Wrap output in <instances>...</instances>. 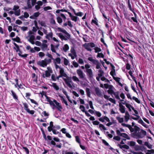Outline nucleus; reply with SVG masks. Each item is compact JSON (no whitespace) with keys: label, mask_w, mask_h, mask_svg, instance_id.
<instances>
[{"label":"nucleus","mask_w":154,"mask_h":154,"mask_svg":"<svg viewBox=\"0 0 154 154\" xmlns=\"http://www.w3.org/2000/svg\"><path fill=\"white\" fill-rule=\"evenodd\" d=\"M116 119L120 123H122L124 122V119L123 118H121L119 116H117L116 117Z\"/></svg>","instance_id":"obj_35"},{"label":"nucleus","mask_w":154,"mask_h":154,"mask_svg":"<svg viewBox=\"0 0 154 154\" xmlns=\"http://www.w3.org/2000/svg\"><path fill=\"white\" fill-rule=\"evenodd\" d=\"M70 51L71 53L69 54L68 55L71 57L72 60H73L77 57L74 48L72 47L70 49Z\"/></svg>","instance_id":"obj_5"},{"label":"nucleus","mask_w":154,"mask_h":154,"mask_svg":"<svg viewBox=\"0 0 154 154\" xmlns=\"http://www.w3.org/2000/svg\"><path fill=\"white\" fill-rule=\"evenodd\" d=\"M102 141L103 143L105 145L108 146H110L109 145V143L105 140L102 139Z\"/></svg>","instance_id":"obj_54"},{"label":"nucleus","mask_w":154,"mask_h":154,"mask_svg":"<svg viewBox=\"0 0 154 154\" xmlns=\"http://www.w3.org/2000/svg\"><path fill=\"white\" fill-rule=\"evenodd\" d=\"M45 74L43 75V77L44 78L45 77H49L51 76V73H52V71L51 70H49L45 71Z\"/></svg>","instance_id":"obj_17"},{"label":"nucleus","mask_w":154,"mask_h":154,"mask_svg":"<svg viewBox=\"0 0 154 154\" xmlns=\"http://www.w3.org/2000/svg\"><path fill=\"white\" fill-rule=\"evenodd\" d=\"M63 79L65 82L66 84L70 88H72V86L71 85V83H72V81L71 80H69V77L67 79L64 78H63Z\"/></svg>","instance_id":"obj_11"},{"label":"nucleus","mask_w":154,"mask_h":154,"mask_svg":"<svg viewBox=\"0 0 154 154\" xmlns=\"http://www.w3.org/2000/svg\"><path fill=\"white\" fill-rule=\"evenodd\" d=\"M52 86L56 90L58 91L59 89V87L57 85L56 83H52Z\"/></svg>","instance_id":"obj_34"},{"label":"nucleus","mask_w":154,"mask_h":154,"mask_svg":"<svg viewBox=\"0 0 154 154\" xmlns=\"http://www.w3.org/2000/svg\"><path fill=\"white\" fill-rule=\"evenodd\" d=\"M109 100L111 102H112V103L114 104H116V100H114L111 98H109Z\"/></svg>","instance_id":"obj_63"},{"label":"nucleus","mask_w":154,"mask_h":154,"mask_svg":"<svg viewBox=\"0 0 154 154\" xmlns=\"http://www.w3.org/2000/svg\"><path fill=\"white\" fill-rule=\"evenodd\" d=\"M94 49L95 50V53L100 52L101 51V49L100 48L97 47H95Z\"/></svg>","instance_id":"obj_50"},{"label":"nucleus","mask_w":154,"mask_h":154,"mask_svg":"<svg viewBox=\"0 0 154 154\" xmlns=\"http://www.w3.org/2000/svg\"><path fill=\"white\" fill-rule=\"evenodd\" d=\"M43 9L45 11H46L48 10H51L52 8L51 7L48 6L44 7Z\"/></svg>","instance_id":"obj_61"},{"label":"nucleus","mask_w":154,"mask_h":154,"mask_svg":"<svg viewBox=\"0 0 154 154\" xmlns=\"http://www.w3.org/2000/svg\"><path fill=\"white\" fill-rule=\"evenodd\" d=\"M89 44V43H85L83 45V46L87 51H91L92 50L91 49V47Z\"/></svg>","instance_id":"obj_21"},{"label":"nucleus","mask_w":154,"mask_h":154,"mask_svg":"<svg viewBox=\"0 0 154 154\" xmlns=\"http://www.w3.org/2000/svg\"><path fill=\"white\" fill-rule=\"evenodd\" d=\"M122 125L123 127L128 128L131 133L132 136L136 139H142L146 135V132L143 129H140L137 126L132 128L130 125L122 123Z\"/></svg>","instance_id":"obj_1"},{"label":"nucleus","mask_w":154,"mask_h":154,"mask_svg":"<svg viewBox=\"0 0 154 154\" xmlns=\"http://www.w3.org/2000/svg\"><path fill=\"white\" fill-rule=\"evenodd\" d=\"M119 110L122 113H124L125 112V108L123 105L121 104H119Z\"/></svg>","instance_id":"obj_24"},{"label":"nucleus","mask_w":154,"mask_h":154,"mask_svg":"<svg viewBox=\"0 0 154 154\" xmlns=\"http://www.w3.org/2000/svg\"><path fill=\"white\" fill-rule=\"evenodd\" d=\"M69 49V47L67 44L64 45L63 47V50L64 52H66Z\"/></svg>","instance_id":"obj_31"},{"label":"nucleus","mask_w":154,"mask_h":154,"mask_svg":"<svg viewBox=\"0 0 154 154\" xmlns=\"http://www.w3.org/2000/svg\"><path fill=\"white\" fill-rule=\"evenodd\" d=\"M111 67H112V69L111 71L110 72V74L112 76H113L114 75H116L115 70V67L112 64L111 65Z\"/></svg>","instance_id":"obj_23"},{"label":"nucleus","mask_w":154,"mask_h":154,"mask_svg":"<svg viewBox=\"0 0 154 154\" xmlns=\"http://www.w3.org/2000/svg\"><path fill=\"white\" fill-rule=\"evenodd\" d=\"M11 93L14 99L15 100H18V97L17 96L16 94L12 90H11Z\"/></svg>","instance_id":"obj_28"},{"label":"nucleus","mask_w":154,"mask_h":154,"mask_svg":"<svg viewBox=\"0 0 154 154\" xmlns=\"http://www.w3.org/2000/svg\"><path fill=\"white\" fill-rule=\"evenodd\" d=\"M72 79L74 81L76 82L77 83H78L80 81L79 79L76 76H73Z\"/></svg>","instance_id":"obj_37"},{"label":"nucleus","mask_w":154,"mask_h":154,"mask_svg":"<svg viewBox=\"0 0 154 154\" xmlns=\"http://www.w3.org/2000/svg\"><path fill=\"white\" fill-rule=\"evenodd\" d=\"M147 152L146 154H152L154 153V149H151L150 150H147Z\"/></svg>","instance_id":"obj_42"},{"label":"nucleus","mask_w":154,"mask_h":154,"mask_svg":"<svg viewBox=\"0 0 154 154\" xmlns=\"http://www.w3.org/2000/svg\"><path fill=\"white\" fill-rule=\"evenodd\" d=\"M14 45L15 46V47H14V49L16 50V52H19L21 53H22L20 49L19 46L15 43L14 42L13 43Z\"/></svg>","instance_id":"obj_20"},{"label":"nucleus","mask_w":154,"mask_h":154,"mask_svg":"<svg viewBox=\"0 0 154 154\" xmlns=\"http://www.w3.org/2000/svg\"><path fill=\"white\" fill-rule=\"evenodd\" d=\"M26 38L32 44H35L34 40L35 38V37L34 35L31 36H27L26 37Z\"/></svg>","instance_id":"obj_10"},{"label":"nucleus","mask_w":154,"mask_h":154,"mask_svg":"<svg viewBox=\"0 0 154 154\" xmlns=\"http://www.w3.org/2000/svg\"><path fill=\"white\" fill-rule=\"evenodd\" d=\"M54 102L56 104V108L59 111H61V109H63L62 106L60 105V103L57 102L56 100H54Z\"/></svg>","instance_id":"obj_19"},{"label":"nucleus","mask_w":154,"mask_h":154,"mask_svg":"<svg viewBox=\"0 0 154 154\" xmlns=\"http://www.w3.org/2000/svg\"><path fill=\"white\" fill-rule=\"evenodd\" d=\"M132 99L133 100H135L137 103H140V100H138V99L137 98L135 97H133Z\"/></svg>","instance_id":"obj_47"},{"label":"nucleus","mask_w":154,"mask_h":154,"mask_svg":"<svg viewBox=\"0 0 154 154\" xmlns=\"http://www.w3.org/2000/svg\"><path fill=\"white\" fill-rule=\"evenodd\" d=\"M50 23L52 25H55L56 24V22L53 17H51L50 19Z\"/></svg>","instance_id":"obj_43"},{"label":"nucleus","mask_w":154,"mask_h":154,"mask_svg":"<svg viewBox=\"0 0 154 154\" xmlns=\"http://www.w3.org/2000/svg\"><path fill=\"white\" fill-rule=\"evenodd\" d=\"M60 75L62 77H64L65 78H69V77L68 76L67 74L65 72L63 68H60V69L59 71Z\"/></svg>","instance_id":"obj_13"},{"label":"nucleus","mask_w":154,"mask_h":154,"mask_svg":"<svg viewBox=\"0 0 154 154\" xmlns=\"http://www.w3.org/2000/svg\"><path fill=\"white\" fill-rule=\"evenodd\" d=\"M99 73L98 74V75L99 77H101L103 75V71L102 69H100L98 71Z\"/></svg>","instance_id":"obj_38"},{"label":"nucleus","mask_w":154,"mask_h":154,"mask_svg":"<svg viewBox=\"0 0 154 154\" xmlns=\"http://www.w3.org/2000/svg\"><path fill=\"white\" fill-rule=\"evenodd\" d=\"M61 100L62 102L65 104L66 106L68 105L67 101L63 97H61Z\"/></svg>","instance_id":"obj_52"},{"label":"nucleus","mask_w":154,"mask_h":154,"mask_svg":"<svg viewBox=\"0 0 154 154\" xmlns=\"http://www.w3.org/2000/svg\"><path fill=\"white\" fill-rule=\"evenodd\" d=\"M51 51L54 53H56V51L55 49V47L53 44L51 45Z\"/></svg>","instance_id":"obj_49"},{"label":"nucleus","mask_w":154,"mask_h":154,"mask_svg":"<svg viewBox=\"0 0 154 154\" xmlns=\"http://www.w3.org/2000/svg\"><path fill=\"white\" fill-rule=\"evenodd\" d=\"M40 47L42 50L43 51L49 49L48 48V45L46 44H45V43H42Z\"/></svg>","instance_id":"obj_14"},{"label":"nucleus","mask_w":154,"mask_h":154,"mask_svg":"<svg viewBox=\"0 0 154 154\" xmlns=\"http://www.w3.org/2000/svg\"><path fill=\"white\" fill-rule=\"evenodd\" d=\"M91 23H94L96 26H98V20L96 18H95L94 19H92L91 20Z\"/></svg>","instance_id":"obj_33"},{"label":"nucleus","mask_w":154,"mask_h":154,"mask_svg":"<svg viewBox=\"0 0 154 154\" xmlns=\"http://www.w3.org/2000/svg\"><path fill=\"white\" fill-rule=\"evenodd\" d=\"M37 64L38 65L43 67H45L47 66L44 60L38 61Z\"/></svg>","instance_id":"obj_18"},{"label":"nucleus","mask_w":154,"mask_h":154,"mask_svg":"<svg viewBox=\"0 0 154 154\" xmlns=\"http://www.w3.org/2000/svg\"><path fill=\"white\" fill-rule=\"evenodd\" d=\"M37 0H27V4L28 8H31L36 3Z\"/></svg>","instance_id":"obj_6"},{"label":"nucleus","mask_w":154,"mask_h":154,"mask_svg":"<svg viewBox=\"0 0 154 154\" xmlns=\"http://www.w3.org/2000/svg\"><path fill=\"white\" fill-rule=\"evenodd\" d=\"M113 94L115 96V97L116 99L120 100V98L119 92L117 91L114 92L113 93Z\"/></svg>","instance_id":"obj_29"},{"label":"nucleus","mask_w":154,"mask_h":154,"mask_svg":"<svg viewBox=\"0 0 154 154\" xmlns=\"http://www.w3.org/2000/svg\"><path fill=\"white\" fill-rule=\"evenodd\" d=\"M126 106L128 109V110L130 112L131 111V109H132V108L133 107L130 104H128V103L127 104H126Z\"/></svg>","instance_id":"obj_39"},{"label":"nucleus","mask_w":154,"mask_h":154,"mask_svg":"<svg viewBox=\"0 0 154 154\" xmlns=\"http://www.w3.org/2000/svg\"><path fill=\"white\" fill-rule=\"evenodd\" d=\"M86 74L89 78H91L93 77V74L92 69H88L86 71Z\"/></svg>","instance_id":"obj_16"},{"label":"nucleus","mask_w":154,"mask_h":154,"mask_svg":"<svg viewBox=\"0 0 154 154\" xmlns=\"http://www.w3.org/2000/svg\"><path fill=\"white\" fill-rule=\"evenodd\" d=\"M138 122L139 123L141 124L145 128H148V125L146 124H145L141 119H140L138 120Z\"/></svg>","instance_id":"obj_25"},{"label":"nucleus","mask_w":154,"mask_h":154,"mask_svg":"<svg viewBox=\"0 0 154 154\" xmlns=\"http://www.w3.org/2000/svg\"><path fill=\"white\" fill-rule=\"evenodd\" d=\"M44 60L45 62V63H46L47 65V64H48L50 63L51 62V59L45 58Z\"/></svg>","instance_id":"obj_40"},{"label":"nucleus","mask_w":154,"mask_h":154,"mask_svg":"<svg viewBox=\"0 0 154 154\" xmlns=\"http://www.w3.org/2000/svg\"><path fill=\"white\" fill-rule=\"evenodd\" d=\"M23 148L25 150L26 154H29V149L26 147H23Z\"/></svg>","instance_id":"obj_56"},{"label":"nucleus","mask_w":154,"mask_h":154,"mask_svg":"<svg viewBox=\"0 0 154 154\" xmlns=\"http://www.w3.org/2000/svg\"><path fill=\"white\" fill-rule=\"evenodd\" d=\"M64 64L65 65L67 66L68 65L69 63V60L66 58H64Z\"/></svg>","instance_id":"obj_48"},{"label":"nucleus","mask_w":154,"mask_h":154,"mask_svg":"<svg viewBox=\"0 0 154 154\" xmlns=\"http://www.w3.org/2000/svg\"><path fill=\"white\" fill-rule=\"evenodd\" d=\"M23 105L24 106V109L27 111L28 109H29L28 108V104L26 103H23Z\"/></svg>","instance_id":"obj_51"},{"label":"nucleus","mask_w":154,"mask_h":154,"mask_svg":"<svg viewBox=\"0 0 154 154\" xmlns=\"http://www.w3.org/2000/svg\"><path fill=\"white\" fill-rule=\"evenodd\" d=\"M95 91L96 94L98 96L101 97H103V94L99 88H96L95 89Z\"/></svg>","instance_id":"obj_12"},{"label":"nucleus","mask_w":154,"mask_h":154,"mask_svg":"<svg viewBox=\"0 0 154 154\" xmlns=\"http://www.w3.org/2000/svg\"><path fill=\"white\" fill-rule=\"evenodd\" d=\"M57 20L58 23L60 25L63 22V20L60 17H57Z\"/></svg>","instance_id":"obj_36"},{"label":"nucleus","mask_w":154,"mask_h":154,"mask_svg":"<svg viewBox=\"0 0 154 154\" xmlns=\"http://www.w3.org/2000/svg\"><path fill=\"white\" fill-rule=\"evenodd\" d=\"M21 53L20 52H19L18 53V54L19 55V56H20L22 57H24V58H25V57H26L27 55H28L27 54H21Z\"/></svg>","instance_id":"obj_55"},{"label":"nucleus","mask_w":154,"mask_h":154,"mask_svg":"<svg viewBox=\"0 0 154 154\" xmlns=\"http://www.w3.org/2000/svg\"><path fill=\"white\" fill-rule=\"evenodd\" d=\"M60 14L61 16L63 19L64 21V23H63V26L65 27L67 26V25H68L70 27H73V25L71 21H67V22H65V20L66 19V16L63 14L62 13H60Z\"/></svg>","instance_id":"obj_4"},{"label":"nucleus","mask_w":154,"mask_h":154,"mask_svg":"<svg viewBox=\"0 0 154 154\" xmlns=\"http://www.w3.org/2000/svg\"><path fill=\"white\" fill-rule=\"evenodd\" d=\"M57 30L64 34V35L62 33H60L58 34V36L62 40H64L66 41L69 39L70 38L71 35L65 29L60 27H58L57 28Z\"/></svg>","instance_id":"obj_2"},{"label":"nucleus","mask_w":154,"mask_h":154,"mask_svg":"<svg viewBox=\"0 0 154 154\" xmlns=\"http://www.w3.org/2000/svg\"><path fill=\"white\" fill-rule=\"evenodd\" d=\"M32 77L34 79H33V81L36 82L37 81V76H36L35 73H33L32 74Z\"/></svg>","instance_id":"obj_44"},{"label":"nucleus","mask_w":154,"mask_h":154,"mask_svg":"<svg viewBox=\"0 0 154 154\" xmlns=\"http://www.w3.org/2000/svg\"><path fill=\"white\" fill-rule=\"evenodd\" d=\"M27 110H27L26 112L30 114L33 115L35 113V111L34 110H30L29 109H28Z\"/></svg>","instance_id":"obj_59"},{"label":"nucleus","mask_w":154,"mask_h":154,"mask_svg":"<svg viewBox=\"0 0 154 154\" xmlns=\"http://www.w3.org/2000/svg\"><path fill=\"white\" fill-rule=\"evenodd\" d=\"M54 61V64L56 63V64H60L61 63V59L60 57H57L56 59L53 60Z\"/></svg>","instance_id":"obj_26"},{"label":"nucleus","mask_w":154,"mask_h":154,"mask_svg":"<svg viewBox=\"0 0 154 154\" xmlns=\"http://www.w3.org/2000/svg\"><path fill=\"white\" fill-rule=\"evenodd\" d=\"M99 128H100L101 130H102L103 129L104 130H106V128L105 127V126L102 124H100L99 125Z\"/></svg>","instance_id":"obj_45"},{"label":"nucleus","mask_w":154,"mask_h":154,"mask_svg":"<svg viewBox=\"0 0 154 154\" xmlns=\"http://www.w3.org/2000/svg\"><path fill=\"white\" fill-rule=\"evenodd\" d=\"M79 108L81 109V111L83 112H84L86 111L85 110V107L83 105H80V106Z\"/></svg>","instance_id":"obj_64"},{"label":"nucleus","mask_w":154,"mask_h":154,"mask_svg":"<svg viewBox=\"0 0 154 154\" xmlns=\"http://www.w3.org/2000/svg\"><path fill=\"white\" fill-rule=\"evenodd\" d=\"M75 138L76 141L79 144L81 143L80 140L79 138V137L78 136H76L75 137Z\"/></svg>","instance_id":"obj_41"},{"label":"nucleus","mask_w":154,"mask_h":154,"mask_svg":"<svg viewBox=\"0 0 154 154\" xmlns=\"http://www.w3.org/2000/svg\"><path fill=\"white\" fill-rule=\"evenodd\" d=\"M117 134L119 136L122 137L128 140L130 139V137L128 135L125 133H121L119 132V130H117L116 131Z\"/></svg>","instance_id":"obj_7"},{"label":"nucleus","mask_w":154,"mask_h":154,"mask_svg":"<svg viewBox=\"0 0 154 154\" xmlns=\"http://www.w3.org/2000/svg\"><path fill=\"white\" fill-rule=\"evenodd\" d=\"M88 60L94 64L96 65V68L97 69H99L100 68V64L97 60L93 59L91 57H88Z\"/></svg>","instance_id":"obj_3"},{"label":"nucleus","mask_w":154,"mask_h":154,"mask_svg":"<svg viewBox=\"0 0 154 154\" xmlns=\"http://www.w3.org/2000/svg\"><path fill=\"white\" fill-rule=\"evenodd\" d=\"M19 7L18 5H14L13 10L14 11V14L16 16H19L20 14V10L19 9Z\"/></svg>","instance_id":"obj_8"},{"label":"nucleus","mask_w":154,"mask_h":154,"mask_svg":"<svg viewBox=\"0 0 154 154\" xmlns=\"http://www.w3.org/2000/svg\"><path fill=\"white\" fill-rule=\"evenodd\" d=\"M28 99L30 100V101H31V102L32 103H34V104H35V105H37V106L38 105V103L36 101H35V100H34L31 99H30V98H28Z\"/></svg>","instance_id":"obj_53"},{"label":"nucleus","mask_w":154,"mask_h":154,"mask_svg":"<svg viewBox=\"0 0 154 154\" xmlns=\"http://www.w3.org/2000/svg\"><path fill=\"white\" fill-rule=\"evenodd\" d=\"M117 146L119 147L120 148L122 149H128L129 148V146L126 145H122L119 143L117 144Z\"/></svg>","instance_id":"obj_22"},{"label":"nucleus","mask_w":154,"mask_h":154,"mask_svg":"<svg viewBox=\"0 0 154 154\" xmlns=\"http://www.w3.org/2000/svg\"><path fill=\"white\" fill-rule=\"evenodd\" d=\"M108 93L112 95V94H113V93L114 92L113 90L111 88H109V89L107 91Z\"/></svg>","instance_id":"obj_57"},{"label":"nucleus","mask_w":154,"mask_h":154,"mask_svg":"<svg viewBox=\"0 0 154 154\" xmlns=\"http://www.w3.org/2000/svg\"><path fill=\"white\" fill-rule=\"evenodd\" d=\"M144 145L145 146L147 147L149 149H151L152 148V145H151L149 143L147 142H145Z\"/></svg>","instance_id":"obj_30"},{"label":"nucleus","mask_w":154,"mask_h":154,"mask_svg":"<svg viewBox=\"0 0 154 154\" xmlns=\"http://www.w3.org/2000/svg\"><path fill=\"white\" fill-rule=\"evenodd\" d=\"M86 92L88 97H91V91L88 88H86Z\"/></svg>","instance_id":"obj_32"},{"label":"nucleus","mask_w":154,"mask_h":154,"mask_svg":"<svg viewBox=\"0 0 154 154\" xmlns=\"http://www.w3.org/2000/svg\"><path fill=\"white\" fill-rule=\"evenodd\" d=\"M76 72L80 79H84L85 76V74L81 69H77L76 71Z\"/></svg>","instance_id":"obj_9"},{"label":"nucleus","mask_w":154,"mask_h":154,"mask_svg":"<svg viewBox=\"0 0 154 154\" xmlns=\"http://www.w3.org/2000/svg\"><path fill=\"white\" fill-rule=\"evenodd\" d=\"M79 64L81 65H83L84 64V62L82 59L81 58L79 59L78 61Z\"/></svg>","instance_id":"obj_58"},{"label":"nucleus","mask_w":154,"mask_h":154,"mask_svg":"<svg viewBox=\"0 0 154 154\" xmlns=\"http://www.w3.org/2000/svg\"><path fill=\"white\" fill-rule=\"evenodd\" d=\"M68 13L72 21H74L75 22H77L78 19L79 18L77 17L72 15L70 12H68Z\"/></svg>","instance_id":"obj_15"},{"label":"nucleus","mask_w":154,"mask_h":154,"mask_svg":"<svg viewBox=\"0 0 154 154\" xmlns=\"http://www.w3.org/2000/svg\"><path fill=\"white\" fill-rule=\"evenodd\" d=\"M53 37V33L52 32H50L48 34H46L45 38L46 39L50 40V38H52Z\"/></svg>","instance_id":"obj_27"},{"label":"nucleus","mask_w":154,"mask_h":154,"mask_svg":"<svg viewBox=\"0 0 154 154\" xmlns=\"http://www.w3.org/2000/svg\"><path fill=\"white\" fill-rule=\"evenodd\" d=\"M85 68L86 71L88 70V69H90V65L88 64H86L85 66Z\"/></svg>","instance_id":"obj_60"},{"label":"nucleus","mask_w":154,"mask_h":154,"mask_svg":"<svg viewBox=\"0 0 154 154\" xmlns=\"http://www.w3.org/2000/svg\"><path fill=\"white\" fill-rule=\"evenodd\" d=\"M104 56L103 53H98L97 55V57H99L103 58L104 57Z\"/></svg>","instance_id":"obj_62"},{"label":"nucleus","mask_w":154,"mask_h":154,"mask_svg":"<svg viewBox=\"0 0 154 154\" xmlns=\"http://www.w3.org/2000/svg\"><path fill=\"white\" fill-rule=\"evenodd\" d=\"M124 16L125 18L127 20H128L130 22H131L132 20L128 16L127 14L126 13H124Z\"/></svg>","instance_id":"obj_46"}]
</instances>
